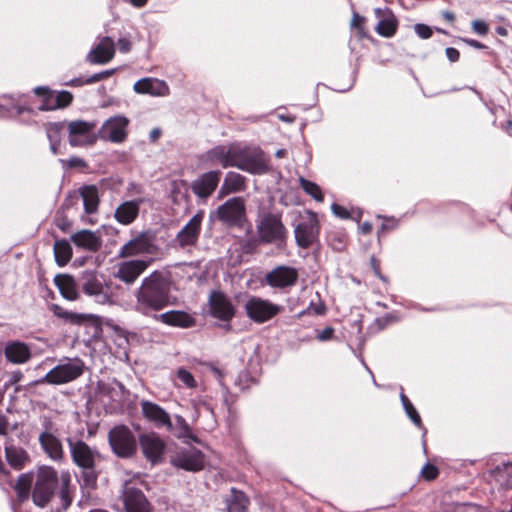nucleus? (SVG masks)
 Masks as SVG:
<instances>
[{"label":"nucleus","mask_w":512,"mask_h":512,"mask_svg":"<svg viewBox=\"0 0 512 512\" xmlns=\"http://www.w3.org/2000/svg\"><path fill=\"white\" fill-rule=\"evenodd\" d=\"M172 276L168 270H154L145 276L133 292L132 309L143 316H157V312L174 304Z\"/></svg>","instance_id":"obj_1"},{"label":"nucleus","mask_w":512,"mask_h":512,"mask_svg":"<svg viewBox=\"0 0 512 512\" xmlns=\"http://www.w3.org/2000/svg\"><path fill=\"white\" fill-rule=\"evenodd\" d=\"M256 235L249 237L247 243L250 247L258 245H274L277 248L285 246L288 230L279 213L263 212L255 220Z\"/></svg>","instance_id":"obj_2"},{"label":"nucleus","mask_w":512,"mask_h":512,"mask_svg":"<svg viewBox=\"0 0 512 512\" xmlns=\"http://www.w3.org/2000/svg\"><path fill=\"white\" fill-rule=\"evenodd\" d=\"M232 167L250 174H264L268 171L263 151L241 143H232Z\"/></svg>","instance_id":"obj_3"},{"label":"nucleus","mask_w":512,"mask_h":512,"mask_svg":"<svg viewBox=\"0 0 512 512\" xmlns=\"http://www.w3.org/2000/svg\"><path fill=\"white\" fill-rule=\"evenodd\" d=\"M57 471L51 466L38 468L32 489V500L38 507H45L54 497L58 486Z\"/></svg>","instance_id":"obj_4"},{"label":"nucleus","mask_w":512,"mask_h":512,"mask_svg":"<svg viewBox=\"0 0 512 512\" xmlns=\"http://www.w3.org/2000/svg\"><path fill=\"white\" fill-rule=\"evenodd\" d=\"M84 362L79 358H64L36 384L62 385L74 381L84 372Z\"/></svg>","instance_id":"obj_5"},{"label":"nucleus","mask_w":512,"mask_h":512,"mask_svg":"<svg viewBox=\"0 0 512 512\" xmlns=\"http://www.w3.org/2000/svg\"><path fill=\"white\" fill-rule=\"evenodd\" d=\"M215 217L229 228H244L248 222L244 198H229L216 209Z\"/></svg>","instance_id":"obj_6"},{"label":"nucleus","mask_w":512,"mask_h":512,"mask_svg":"<svg viewBox=\"0 0 512 512\" xmlns=\"http://www.w3.org/2000/svg\"><path fill=\"white\" fill-rule=\"evenodd\" d=\"M246 316L256 324H263L278 315L283 307L259 296H250L245 304Z\"/></svg>","instance_id":"obj_7"},{"label":"nucleus","mask_w":512,"mask_h":512,"mask_svg":"<svg viewBox=\"0 0 512 512\" xmlns=\"http://www.w3.org/2000/svg\"><path fill=\"white\" fill-rule=\"evenodd\" d=\"M208 305L210 315L222 322L220 327L230 330V322L236 315V307L230 297L221 291L214 290L209 294Z\"/></svg>","instance_id":"obj_8"},{"label":"nucleus","mask_w":512,"mask_h":512,"mask_svg":"<svg viewBox=\"0 0 512 512\" xmlns=\"http://www.w3.org/2000/svg\"><path fill=\"white\" fill-rule=\"evenodd\" d=\"M108 441L112 451L121 458H129L137 450V442L133 432L124 425L111 429L108 434Z\"/></svg>","instance_id":"obj_9"},{"label":"nucleus","mask_w":512,"mask_h":512,"mask_svg":"<svg viewBox=\"0 0 512 512\" xmlns=\"http://www.w3.org/2000/svg\"><path fill=\"white\" fill-rule=\"evenodd\" d=\"M95 122L75 120L67 123L68 141L72 147L91 146L96 142Z\"/></svg>","instance_id":"obj_10"},{"label":"nucleus","mask_w":512,"mask_h":512,"mask_svg":"<svg viewBox=\"0 0 512 512\" xmlns=\"http://www.w3.org/2000/svg\"><path fill=\"white\" fill-rule=\"evenodd\" d=\"M129 119L123 115L108 118L98 131V137L112 143H123L127 138Z\"/></svg>","instance_id":"obj_11"},{"label":"nucleus","mask_w":512,"mask_h":512,"mask_svg":"<svg viewBox=\"0 0 512 512\" xmlns=\"http://www.w3.org/2000/svg\"><path fill=\"white\" fill-rule=\"evenodd\" d=\"M81 287L83 292L93 297L96 303L101 305H112L114 301L108 292L104 289L101 280L98 278L97 272L85 270L81 273Z\"/></svg>","instance_id":"obj_12"},{"label":"nucleus","mask_w":512,"mask_h":512,"mask_svg":"<svg viewBox=\"0 0 512 512\" xmlns=\"http://www.w3.org/2000/svg\"><path fill=\"white\" fill-rule=\"evenodd\" d=\"M157 250L158 247L154 243L153 238L148 233L142 232L122 245L118 255L121 258H130L140 255H152Z\"/></svg>","instance_id":"obj_13"},{"label":"nucleus","mask_w":512,"mask_h":512,"mask_svg":"<svg viewBox=\"0 0 512 512\" xmlns=\"http://www.w3.org/2000/svg\"><path fill=\"white\" fill-rule=\"evenodd\" d=\"M73 462L79 468H94L100 454L96 448L90 447L82 440L67 439Z\"/></svg>","instance_id":"obj_14"},{"label":"nucleus","mask_w":512,"mask_h":512,"mask_svg":"<svg viewBox=\"0 0 512 512\" xmlns=\"http://www.w3.org/2000/svg\"><path fill=\"white\" fill-rule=\"evenodd\" d=\"M171 464L189 472H198L205 466V457L197 448L187 447L171 457Z\"/></svg>","instance_id":"obj_15"},{"label":"nucleus","mask_w":512,"mask_h":512,"mask_svg":"<svg viewBox=\"0 0 512 512\" xmlns=\"http://www.w3.org/2000/svg\"><path fill=\"white\" fill-rule=\"evenodd\" d=\"M295 239L298 246L310 247L318 238L319 224L317 215L314 212H307L306 217L296 226Z\"/></svg>","instance_id":"obj_16"},{"label":"nucleus","mask_w":512,"mask_h":512,"mask_svg":"<svg viewBox=\"0 0 512 512\" xmlns=\"http://www.w3.org/2000/svg\"><path fill=\"white\" fill-rule=\"evenodd\" d=\"M139 444L144 457L151 464L162 462L166 445L158 434L154 432L142 434L139 437Z\"/></svg>","instance_id":"obj_17"},{"label":"nucleus","mask_w":512,"mask_h":512,"mask_svg":"<svg viewBox=\"0 0 512 512\" xmlns=\"http://www.w3.org/2000/svg\"><path fill=\"white\" fill-rule=\"evenodd\" d=\"M151 263L152 260L145 259L122 261L117 265L115 277L125 284L131 285L147 270Z\"/></svg>","instance_id":"obj_18"},{"label":"nucleus","mask_w":512,"mask_h":512,"mask_svg":"<svg viewBox=\"0 0 512 512\" xmlns=\"http://www.w3.org/2000/svg\"><path fill=\"white\" fill-rule=\"evenodd\" d=\"M298 277L296 268L280 265L265 275V282L272 288L285 289L294 286Z\"/></svg>","instance_id":"obj_19"},{"label":"nucleus","mask_w":512,"mask_h":512,"mask_svg":"<svg viewBox=\"0 0 512 512\" xmlns=\"http://www.w3.org/2000/svg\"><path fill=\"white\" fill-rule=\"evenodd\" d=\"M204 212L198 211L177 233L175 241L181 247L194 246L200 236Z\"/></svg>","instance_id":"obj_20"},{"label":"nucleus","mask_w":512,"mask_h":512,"mask_svg":"<svg viewBox=\"0 0 512 512\" xmlns=\"http://www.w3.org/2000/svg\"><path fill=\"white\" fill-rule=\"evenodd\" d=\"M221 171L214 170L209 171L201 176H199L197 179H195L191 184V190L192 192L198 197L202 199H206L209 196L213 194V192L216 190L220 178H221Z\"/></svg>","instance_id":"obj_21"},{"label":"nucleus","mask_w":512,"mask_h":512,"mask_svg":"<svg viewBox=\"0 0 512 512\" xmlns=\"http://www.w3.org/2000/svg\"><path fill=\"white\" fill-rule=\"evenodd\" d=\"M123 501L126 512H150V504L141 490L126 482L123 490Z\"/></svg>","instance_id":"obj_22"},{"label":"nucleus","mask_w":512,"mask_h":512,"mask_svg":"<svg viewBox=\"0 0 512 512\" xmlns=\"http://www.w3.org/2000/svg\"><path fill=\"white\" fill-rule=\"evenodd\" d=\"M34 92L36 95L44 97L43 103L39 107L42 111L66 107L73 99L72 94L68 91H62L54 95L45 87H37L34 89Z\"/></svg>","instance_id":"obj_23"},{"label":"nucleus","mask_w":512,"mask_h":512,"mask_svg":"<svg viewBox=\"0 0 512 512\" xmlns=\"http://www.w3.org/2000/svg\"><path fill=\"white\" fill-rule=\"evenodd\" d=\"M375 17L378 19V23L375 27V31L382 37H392L398 27V20L390 8H375Z\"/></svg>","instance_id":"obj_24"},{"label":"nucleus","mask_w":512,"mask_h":512,"mask_svg":"<svg viewBox=\"0 0 512 512\" xmlns=\"http://www.w3.org/2000/svg\"><path fill=\"white\" fill-rule=\"evenodd\" d=\"M133 89L138 94H149L154 97L169 95V86L158 78L146 77L134 83Z\"/></svg>","instance_id":"obj_25"},{"label":"nucleus","mask_w":512,"mask_h":512,"mask_svg":"<svg viewBox=\"0 0 512 512\" xmlns=\"http://www.w3.org/2000/svg\"><path fill=\"white\" fill-rule=\"evenodd\" d=\"M4 355L8 362L13 364H25L31 357V347L22 341L13 340L6 343Z\"/></svg>","instance_id":"obj_26"},{"label":"nucleus","mask_w":512,"mask_h":512,"mask_svg":"<svg viewBox=\"0 0 512 512\" xmlns=\"http://www.w3.org/2000/svg\"><path fill=\"white\" fill-rule=\"evenodd\" d=\"M115 54V43L111 37H103L97 46L87 55V60L92 64H106Z\"/></svg>","instance_id":"obj_27"},{"label":"nucleus","mask_w":512,"mask_h":512,"mask_svg":"<svg viewBox=\"0 0 512 512\" xmlns=\"http://www.w3.org/2000/svg\"><path fill=\"white\" fill-rule=\"evenodd\" d=\"M141 409L144 417L155 423L158 427H166L171 430L172 423L169 414L158 404L143 400L141 401Z\"/></svg>","instance_id":"obj_28"},{"label":"nucleus","mask_w":512,"mask_h":512,"mask_svg":"<svg viewBox=\"0 0 512 512\" xmlns=\"http://www.w3.org/2000/svg\"><path fill=\"white\" fill-rule=\"evenodd\" d=\"M144 202L143 198L122 202L114 212L116 221L122 225L133 223L139 215L140 205Z\"/></svg>","instance_id":"obj_29"},{"label":"nucleus","mask_w":512,"mask_h":512,"mask_svg":"<svg viewBox=\"0 0 512 512\" xmlns=\"http://www.w3.org/2000/svg\"><path fill=\"white\" fill-rule=\"evenodd\" d=\"M162 323L180 328H190L196 324L195 318L187 312L171 310L155 317Z\"/></svg>","instance_id":"obj_30"},{"label":"nucleus","mask_w":512,"mask_h":512,"mask_svg":"<svg viewBox=\"0 0 512 512\" xmlns=\"http://www.w3.org/2000/svg\"><path fill=\"white\" fill-rule=\"evenodd\" d=\"M39 444L44 453L53 461H61L64 458L63 444L58 434L38 437Z\"/></svg>","instance_id":"obj_31"},{"label":"nucleus","mask_w":512,"mask_h":512,"mask_svg":"<svg viewBox=\"0 0 512 512\" xmlns=\"http://www.w3.org/2000/svg\"><path fill=\"white\" fill-rule=\"evenodd\" d=\"M246 189V178L237 172H228L225 175L223 183L218 191V198H224L227 195L242 192Z\"/></svg>","instance_id":"obj_32"},{"label":"nucleus","mask_w":512,"mask_h":512,"mask_svg":"<svg viewBox=\"0 0 512 512\" xmlns=\"http://www.w3.org/2000/svg\"><path fill=\"white\" fill-rule=\"evenodd\" d=\"M98 393L101 397H107L112 402L121 403L125 400L128 391L121 382L113 380L109 383L99 382Z\"/></svg>","instance_id":"obj_33"},{"label":"nucleus","mask_w":512,"mask_h":512,"mask_svg":"<svg viewBox=\"0 0 512 512\" xmlns=\"http://www.w3.org/2000/svg\"><path fill=\"white\" fill-rule=\"evenodd\" d=\"M71 241L79 248L97 251L101 246V238L96 232L81 230L71 235Z\"/></svg>","instance_id":"obj_34"},{"label":"nucleus","mask_w":512,"mask_h":512,"mask_svg":"<svg viewBox=\"0 0 512 512\" xmlns=\"http://www.w3.org/2000/svg\"><path fill=\"white\" fill-rule=\"evenodd\" d=\"M54 283L60 294L69 301L78 299L79 293L74 278L67 274H59L54 278Z\"/></svg>","instance_id":"obj_35"},{"label":"nucleus","mask_w":512,"mask_h":512,"mask_svg":"<svg viewBox=\"0 0 512 512\" xmlns=\"http://www.w3.org/2000/svg\"><path fill=\"white\" fill-rule=\"evenodd\" d=\"M206 158L212 163H219L223 168L232 167V143L213 147L207 151Z\"/></svg>","instance_id":"obj_36"},{"label":"nucleus","mask_w":512,"mask_h":512,"mask_svg":"<svg viewBox=\"0 0 512 512\" xmlns=\"http://www.w3.org/2000/svg\"><path fill=\"white\" fill-rule=\"evenodd\" d=\"M79 192L83 201L85 213H95L99 206V193L97 187L94 185H87L82 187Z\"/></svg>","instance_id":"obj_37"},{"label":"nucleus","mask_w":512,"mask_h":512,"mask_svg":"<svg viewBox=\"0 0 512 512\" xmlns=\"http://www.w3.org/2000/svg\"><path fill=\"white\" fill-rule=\"evenodd\" d=\"M53 250L55 261L60 267L65 266L72 258V247L65 239L55 241Z\"/></svg>","instance_id":"obj_38"},{"label":"nucleus","mask_w":512,"mask_h":512,"mask_svg":"<svg viewBox=\"0 0 512 512\" xmlns=\"http://www.w3.org/2000/svg\"><path fill=\"white\" fill-rule=\"evenodd\" d=\"M5 454L8 463L16 469H21L29 458L23 448L13 445L6 446Z\"/></svg>","instance_id":"obj_39"},{"label":"nucleus","mask_w":512,"mask_h":512,"mask_svg":"<svg viewBox=\"0 0 512 512\" xmlns=\"http://www.w3.org/2000/svg\"><path fill=\"white\" fill-rule=\"evenodd\" d=\"M248 504L249 500L243 492L231 489V497L227 500L228 512H246Z\"/></svg>","instance_id":"obj_40"},{"label":"nucleus","mask_w":512,"mask_h":512,"mask_svg":"<svg viewBox=\"0 0 512 512\" xmlns=\"http://www.w3.org/2000/svg\"><path fill=\"white\" fill-rule=\"evenodd\" d=\"M60 492L59 497L64 509H67L72 503V491L70 489L71 476L68 472H63L60 476Z\"/></svg>","instance_id":"obj_41"},{"label":"nucleus","mask_w":512,"mask_h":512,"mask_svg":"<svg viewBox=\"0 0 512 512\" xmlns=\"http://www.w3.org/2000/svg\"><path fill=\"white\" fill-rule=\"evenodd\" d=\"M175 377L177 380L175 381V386L179 388L185 387L188 389H194L197 387V381L192 373L183 367L177 369Z\"/></svg>","instance_id":"obj_42"},{"label":"nucleus","mask_w":512,"mask_h":512,"mask_svg":"<svg viewBox=\"0 0 512 512\" xmlns=\"http://www.w3.org/2000/svg\"><path fill=\"white\" fill-rule=\"evenodd\" d=\"M299 183L306 194L310 195L317 202H323L324 196L318 184L307 180L304 177L299 178Z\"/></svg>","instance_id":"obj_43"},{"label":"nucleus","mask_w":512,"mask_h":512,"mask_svg":"<svg viewBox=\"0 0 512 512\" xmlns=\"http://www.w3.org/2000/svg\"><path fill=\"white\" fill-rule=\"evenodd\" d=\"M400 400L402 402V405H403V408H404V410L406 412V415L410 418V420L418 428H422L421 418H420L417 410L415 409V407L411 403V401L408 399V397L404 393H401L400 394Z\"/></svg>","instance_id":"obj_44"},{"label":"nucleus","mask_w":512,"mask_h":512,"mask_svg":"<svg viewBox=\"0 0 512 512\" xmlns=\"http://www.w3.org/2000/svg\"><path fill=\"white\" fill-rule=\"evenodd\" d=\"M32 478L29 474H22L19 476L16 484V491L19 499L24 500L29 496Z\"/></svg>","instance_id":"obj_45"},{"label":"nucleus","mask_w":512,"mask_h":512,"mask_svg":"<svg viewBox=\"0 0 512 512\" xmlns=\"http://www.w3.org/2000/svg\"><path fill=\"white\" fill-rule=\"evenodd\" d=\"M39 423L41 427L39 436L58 434L57 425L49 415H41Z\"/></svg>","instance_id":"obj_46"},{"label":"nucleus","mask_w":512,"mask_h":512,"mask_svg":"<svg viewBox=\"0 0 512 512\" xmlns=\"http://www.w3.org/2000/svg\"><path fill=\"white\" fill-rule=\"evenodd\" d=\"M83 485L87 488H94L96 486L98 474L94 468H81Z\"/></svg>","instance_id":"obj_47"},{"label":"nucleus","mask_w":512,"mask_h":512,"mask_svg":"<svg viewBox=\"0 0 512 512\" xmlns=\"http://www.w3.org/2000/svg\"><path fill=\"white\" fill-rule=\"evenodd\" d=\"M63 169L69 170L74 168L83 169L87 167V163L84 159L74 156L69 159H60L59 160Z\"/></svg>","instance_id":"obj_48"},{"label":"nucleus","mask_w":512,"mask_h":512,"mask_svg":"<svg viewBox=\"0 0 512 512\" xmlns=\"http://www.w3.org/2000/svg\"><path fill=\"white\" fill-rule=\"evenodd\" d=\"M64 128V123H50L46 128L47 138L50 142H59L60 134Z\"/></svg>","instance_id":"obj_49"},{"label":"nucleus","mask_w":512,"mask_h":512,"mask_svg":"<svg viewBox=\"0 0 512 512\" xmlns=\"http://www.w3.org/2000/svg\"><path fill=\"white\" fill-rule=\"evenodd\" d=\"M175 421L176 426L179 429V437H188L191 433V429L186 420L182 416L177 415L175 417Z\"/></svg>","instance_id":"obj_50"},{"label":"nucleus","mask_w":512,"mask_h":512,"mask_svg":"<svg viewBox=\"0 0 512 512\" xmlns=\"http://www.w3.org/2000/svg\"><path fill=\"white\" fill-rule=\"evenodd\" d=\"M414 31L421 39H429L432 36V29L425 24H416Z\"/></svg>","instance_id":"obj_51"},{"label":"nucleus","mask_w":512,"mask_h":512,"mask_svg":"<svg viewBox=\"0 0 512 512\" xmlns=\"http://www.w3.org/2000/svg\"><path fill=\"white\" fill-rule=\"evenodd\" d=\"M422 476L427 480H433L438 476V469L432 465L427 463L421 470Z\"/></svg>","instance_id":"obj_52"},{"label":"nucleus","mask_w":512,"mask_h":512,"mask_svg":"<svg viewBox=\"0 0 512 512\" xmlns=\"http://www.w3.org/2000/svg\"><path fill=\"white\" fill-rule=\"evenodd\" d=\"M472 29L478 35H486L489 31V27L486 22L482 20H475L472 22Z\"/></svg>","instance_id":"obj_53"},{"label":"nucleus","mask_w":512,"mask_h":512,"mask_svg":"<svg viewBox=\"0 0 512 512\" xmlns=\"http://www.w3.org/2000/svg\"><path fill=\"white\" fill-rule=\"evenodd\" d=\"M331 210H332L333 214L336 215L339 218L347 219V218L350 217V214L347 211V209L344 208L343 206L338 205V204H335V203L332 204Z\"/></svg>","instance_id":"obj_54"},{"label":"nucleus","mask_w":512,"mask_h":512,"mask_svg":"<svg viewBox=\"0 0 512 512\" xmlns=\"http://www.w3.org/2000/svg\"><path fill=\"white\" fill-rule=\"evenodd\" d=\"M118 49L121 53H128L132 48L131 41L126 37H121L117 42Z\"/></svg>","instance_id":"obj_55"},{"label":"nucleus","mask_w":512,"mask_h":512,"mask_svg":"<svg viewBox=\"0 0 512 512\" xmlns=\"http://www.w3.org/2000/svg\"><path fill=\"white\" fill-rule=\"evenodd\" d=\"M114 72V70H106V71H103L101 73H96L94 75H92L90 78H88L85 83H95V82H98L102 79H105L107 77H109L110 75H112Z\"/></svg>","instance_id":"obj_56"},{"label":"nucleus","mask_w":512,"mask_h":512,"mask_svg":"<svg viewBox=\"0 0 512 512\" xmlns=\"http://www.w3.org/2000/svg\"><path fill=\"white\" fill-rule=\"evenodd\" d=\"M53 311H54L55 315H57L58 317L64 318V319H72L74 317H77V315L65 311L63 308H61L58 305L53 306Z\"/></svg>","instance_id":"obj_57"},{"label":"nucleus","mask_w":512,"mask_h":512,"mask_svg":"<svg viewBox=\"0 0 512 512\" xmlns=\"http://www.w3.org/2000/svg\"><path fill=\"white\" fill-rule=\"evenodd\" d=\"M333 334H334V329L332 327H326L324 330H322L320 333H318L317 339L319 341H327L332 338Z\"/></svg>","instance_id":"obj_58"},{"label":"nucleus","mask_w":512,"mask_h":512,"mask_svg":"<svg viewBox=\"0 0 512 512\" xmlns=\"http://www.w3.org/2000/svg\"><path fill=\"white\" fill-rule=\"evenodd\" d=\"M445 53H446L447 58L451 62L458 61V59L460 57L459 51L456 48H453V47L446 48Z\"/></svg>","instance_id":"obj_59"},{"label":"nucleus","mask_w":512,"mask_h":512,"mask_svg":"<svg viewBox=\"0 0 512 512\" xmlns=\"http://www.w3.org/2000/svg\"><path fill=\"white\" fill-rule=\"evenodd\" d=\"M9 430V422L6 416L0 415V435L6 436Z\"/></svg>","instance_id":"obj_60"},{"label":"nucleus","mask_w":512,"mask_h":512,"mask_svg":"<svg viewBox=\"0 0 512 512\" xmlns=\"http://www.w3.org/2000/svg\"><path fill=\"white\" fill-rule=\"evenodd\" d=\"M364 21H365L364 17H362V16H360V15L355 13L353 15V17H352V20H351V26L361 30Z\"/></svg>","instance_id":"obj_61"},{"label":"nucleus","mask_w":512,"mask_h":512,"mask_svg":"<svg viewBox=\"0 0 512 512\" xmlns=\"http://www.w3.org/2000/svg\"><path fill=\"white\" fill-rule=\"evenodd\" d=\"M463 41L468 44L469 46L476 48V49H484L486 46L482 43H480L477 40L474 39H463Z\"/></svg>","instance_id":"obj_62"},{"label":"nucleus","mask_w":512,"mask_h":512,"mask_svg":"<svg viewBox=\"0 0 512 512\" xmlns=\"http://www.w3.org/2000/svg\"><path fill=\"white\" fill-rule=\"evenodd\" d=\"M57 226L62 231H67L70 227V222L67 219H61V220H58Z\"/></svg>","instance_id":"obj_63"},{"label":"nucleus","mask_w":512,"mask_h":512,"mask_svg":"<svg viewBox=\"0 0 512 512\" xmlns=\"http://www.w3.org/2000/svg\"><path fill=\"white\" fill-rule=\"evenodd\" d=\"M161 135V130L159 128H154L151 130L149 137L151 141H156Z\"/></svg>","instance_id":"obj_64"}]
</instances>
